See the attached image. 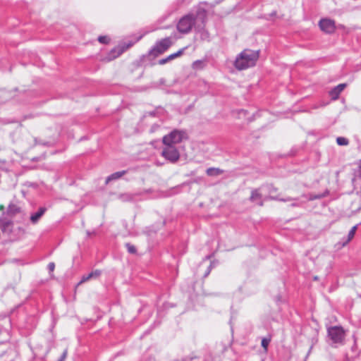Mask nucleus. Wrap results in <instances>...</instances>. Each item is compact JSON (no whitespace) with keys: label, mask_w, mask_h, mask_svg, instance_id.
Listing matches in <instances>:
<instances>
[{"label":"nucleus","mask_w":361,"mask_h":361,"mask_svg":"<svg viewBox=\"0 0 361 361\" xmlns=\"http://www.w3.org/2000/svg\"><path fill=\"white\" fill-rule=\"evenodd\" d=\"M207 16L206 3H200L195 10V13H190L183 16L177 23V30L179 32L187 34L192 27L200 32L204 27Z\"/></svg>","instance_id":"f257e3e1"},{"label":"nucleus","mask_w":361,"mask_h":361,"mask_svg":"<svg viewBox=\"0 0 361 361\" xmlns=\"http://www.w3.org/2000/svg\"><path fill=\"white\" fill-rule=\"evenodd\" d=\"M259 58L258 51L251 49H245L235 58L234 66L239 71L245 70L254 66Z\"/></svg>","instance_id":"f03ea898"},{"label":"nucleus","mask_w":361,"mask_h":361,"mask_svg":"<svg viewBox=\"0 0 361 361\" xmlns=\"http://www.w3.org/2000/svg\"><path fill=\"white\" fill-rule=\"evenodd\" d=\"M327 334L332 342V346L337 347L338 345L344 344L345 331L342 326H330L327 329Z\"/></svg>","instance_id":"7ed1b4c3"},{"label":"nucleus","mask_w":361,"mask_h":361,"mask_svg":"<svg viewBox=\"0 0 361 361\" xmlns=\"http://www.w3.org/2000/svg\"><path fill=\"white\" fill-rule=\"evenodd\" d=\"M149 31L145 32L142 35L136 37L135 40H128L127 42H124L120 44H118L116 47L112 49L111 51L108 54L107 59L109 61H111L117 57H118L122 53H123L126 50L131 47L135 42L139 41L143 35L148 33Z\"/></svg>","instance_id":"20e7f679"},{"label":"nucleus","mask_w":361,"mask_h":361,"mask_svg":"<svg viewBox=\"0 0 361 361\" xmlns=\"http://www.w3.org/2000/svg\"><path fill=\"white\" fill-rule=\"evenodd\" d=\"M188 138L185 130L175 129L163 137V144H169L172 146H177L183 140Z\"/></svg>","instance_id":"39448f33"},{"label":"nucleus","mask_w":361,"mask_h":361,"mask_svg":"<svg viewBox=\"0 0 361 361\" xmlns=\"http://www.w3.org/2000/svg\"><path fill=\"white\" fill-rule=\"evenodd\" d=\"M161 154L165 159L172 164L176 163L180 156L178 147L172 146L169 144H164Z\"/></svg>","instance_id":"423d86ee"},{"label":"nucleus","mask_w":361,"mask_h":361,"mask_svg":"<svg viewBox=\"0 0 361 361\" xmlns=\"http://www.w3.org/2000/svg\"><path fill=\"white\" fill-rule=\"evenodd\" d=\"M173 42L171 37L164 38L155 44L151 49L150 53L157 56L165 52L171 45Z\"/></svg>","instance_id":"0eeeda50"},{"label":"nucleus","mask_w":361,"mask_h":361,"mask_svg":"<svg viewBox=\"0 0 361 361\" xmlns=\"http://www.w3.org/2000/svg\"><path fill=\"white\" fill-rule=\"evenodd\" d=\"M320 29L326 33H333L336 30L335 21L330 18H322L319 22Z\"/></svg>","instance_id":"6e6552de"},{"label":"nucleus","mask_w":361,"mask_h":361,"mask_svg":"<svg viewBox=\"0 0 361 361\" xmlns=\"http://www.w3.org/2000/svg\"><path fill=\"white\" fill-rule=\"evenodd\" d=\"M357 228V225L353 226L350 231L348 232L347 237L341 238L340 241L336 243L335 247L338 250H340L343 247L346 246L348 244V243L350 242L352 239L354 238Z\"/></svg>","instance_id":"1a4fd4ad"},{"label":"nucleus","mask_w":361,"mask_h":361,"mask_svg":"<svg viewBox=\"0 0 361 361\" xmlns=\"http://www.w3.org/2000/svg\"><path fill=\"white\" fill-rule=\"evenodd\" d=\"M46 211H47V208L45 207H39V209L36 212H34L30 215V222L32 224H36L37 223H38V221H39L41 217L44 214Z\"/></svg>","instance_id":"9d476101"},{"label":"nucleus","mask_w":361,"mask_h":361,"mask_svg":"<svg viewBox=\"0 0 361 361\" xmlns=\"http://www.w3.org/2000/svg\"><path fill=\"white\" fill-rule=\"evenodd\" d=\"M345 86L346 85L345 83H341L333 88L329 92V95L331 99L334 100L337 99L341 92L345 89Z\"/></svg>","instance_id":"9b49d317"},{"label":"nucleus","mask_w":361,"mask_h":361,"mask_svg":"<svg viewBox=\"0 0 361 361\" xmlns=\"http://www.w3.org/2000/svg\"><path fill=\"white\" fill-rule=\"evenodd\" d=\"M100 274H101V271L98 270V269L92 271V272H90L89 274H84L82 276V278L79 282V284L87 282L92 279H97V277H99L100 276Z\"/></svg>","instance_id":"f8f14e48"},{"label":"nucleus","mask_w":361,"mask_h":361,"mask_svg":"<svg viewBox=\"0 0 361 361\" xmlns=\"http://www.w3.org/2000/svg\"><path fill=\"white\" fill-rule=\"evenodd\" d=\"M262 195L259 192V190L255 189L252 190L250 200L253 202H257L259 206H263V201L262 200Z\"/></svg>","instance_id":"ddd939ff"},{"label":"nucleus","mask_w":361,"mask_h":361,"mask_svg":"<svg viewBox=\"0 0 361 361\" xmlns=\"http://www.w3.org/2000/svg\"><path fill=\"white\" fill-rule=\"evenodd\" d=\"M126 173H127V171L124 170V171H117V172H115V173L111 174L106 178V181H105L106 184H108L109 182H111L112 180H116L119 179L123 175H125Z\"/></svg>","instance_id":"4468645a"},{"label":"nucleus","mask_w":361,"mask_h":361,"mask_svg":"<svg viewBox=\"0 0 361 361\" xmlns=\"http://www.w3.org/2000/svg\"><path fill=\"white\" fill-rule=\"evenodd\" d=\"M135 196V194L123 193L119 195V199L123 202H130L134 200Z\"/></svg>","instance_id":"2eb2a0df"},{"label":"nucleus","mask_w":361,"mask_h":361,"mask_svg":"<svg viewBox=\"0 0 361 361\" xmlns=\"http://www.w3.org/2000/svg\"><path fill=\"white\" fill-rule=\"evenodd\" d=\"M223 173V171L218 168H209L207 170V174L210 176H218Z\"/></svg>","instance_id":"dca6fc26"},{"label":"nucleus","mask_w":361,"mask_h":361,"mask_svg":"<svg viewBox=\"0 0 361 361\" xmlns=\"http://www.w3.org/2000/svg\"><path fill=\"white\" fill-rule=\"evenodd\" d=\"M186 49H187V47H184L183 49H180V50H178L176 53L170 54L169 56H168V59H169V61H171V60H173V59H174L181 56Z\"/></svg>","instance_id":"f3484780"},{"label":"nucleus","mask_w":361,"mask_h":361,"mask_svg":"<svg viewBox=\"0 0 361 361\" xmlns=\"http://www.w3.org/2000/svg\"><path fill=\"white\" fill-rule=\"evenodd\" d=\"M336 142L340 146H345L348 145L349 141L347 138L344 137H338L336 138Z\"/></svg>","instance_id":"a211bd4d"},{"label":"nucleus","mask_w":361,"mask_h":361,"mask_svg":"<svg viewBox=\"0 0 361 361\" xmlns=\"http://www.w3.org/2000/svg\"><path fill=\"white\" fill-rule=\"evenodd\" d=\"M271 342V338H263L262 339V346L264 349V351L267 352L268 350V345L269 343Z\"/></svg>","instance_id":"6ab92c4d"},{"label":"nucleus","mask_w":361,"mask_h":361,"mask_svg":"<svg viewBox=\"0 0 361 361\" xmlns=\"http://www.w3.org/2000/svg\"><path fill=\"white\" fill-rule=\"evenodd\" d=\"M204 62L201 60H197L192 63V68L194 69H201L203 68Z\"/></svg>","instance_id":"aec40b11"},{"label":"nucleus","mask_w":361,"mask_h":361,"mask_svg":"<svg viewBox=\"0 0 361 361\" xmlns=\"http://www.w3.org/2000/svg\"><path fill=\"white\" fill-rule=\"evenodd\" d=\"M20 212V208L16 205H10L8 207V212L15 214Z\"/></svg>","instance_id":"412c9836"},{"label":"nucleus","mask_w":361,"mask_h":361,"mask_svg":"<svg viewBox=\"0 0 361 361\" xmlns=\"http://www.w3.org/2000/svg\"><path fill=\"white\" fill-rule=\"evenodd\" d=\"M126 247L129 253L135 254L136 252L135 247L134 245H131L130 243H126Z\"/></svg>","instance_id":"4be33fe9"},{"label":"nucleus","mask_w":361,"mask_h":361,"mask_svg":"<svg viewBox=\"0 0 361 361\" xmlns=\"http://www.w3.org/2000/svg\"><path fill=\"white\" fill-rule=\"evenodd\" d=\"M98 41L102 44H107L109 42V38L107 36H99Z\"/></svg>","instance_id":"5701e85b"},{"label":"nucleus","mask_w":361,"mask_h":361,"mask_svg":"<svg viewBox=\"0 0 361 361\" xmlns=\"http://www.w3.org/2000/svg\"><path fill=\"white\" fill-rule=\"evenodd\" d=\"M47 268L50 272L54 271V270L55 269V264L54 262H49L47 266Z\"/></svg>","instance_id":"b1692460"},{"label":"nucleus","mask_w":361,"mask_h":361,"mask_svg":"<svg viewBox=\"0 0 361 361\" xmlns=\"http://www.w3.org/2000/svg\"><path fill=\"white\" fill-rule=\"evenodd\" d=\"M169 61H169V59H168V56H167V57H166L164 59H162L159 60V63L160 65H163V64L166 63Z\"/></svg>","instance_id":"393cba45"},{"label":"nucleus","mask_w":361,"mask_h":361,"mask_svg":"<svg viewBox=\"0 0 361 361\" xmlns=\"http://www.w3.org/2000/svg\"><path fill=\"white\" fill-rule=\"evenodd\" d=\"M66 356H67V350H66L63 351V353L61 355L60 359L59 360H57V361H64V360L66 359Z\"/></svg>","instance_id":"a878e982"},{"label":"nucleus","mask_w":361,"mask_h":361,"mask_svg":"<svg viewBox=\"0 0 361 361\" xmlns=\"http://www.w3.org/2000/svg\"><path fill=\"white\" fill-rule=\"evenodd\" d=\"M211 269H212V264H210L209 267H208L207 271L205 272V274L204 275V277H207L209 274Z\"/></svg>","instance_id":"bb28decb"},{"label":"nucleus","mask_w":361,"mask_h":361,"mask_svg":"<svg viewBox=\"0 0 361 361\" xmlns=\"http://www.w3.org/2000/svg\"><path fill=\"white\" fill-rule=\"evenodd\" d=\"M246 114H247V111H245V110L241 109V110L239 111L240 116L241 115L245 116Z\"/></svg>","instance_id":"cd10ccee"},{"label":"nucleus","mask_w":361,"mask_h":361,"mask_svg":"<svg viewBox=\"0 0 361 361\" xmlns=\"http://www.w3.org/2000/svg\"><path fill=\"white\" fill-rule=\"evenodd\" d=\"M291 199L290 198H286V199H280L279 200L281 201H283V202H288V201H290Z\"/></svg>","instance_id":"c85d7f7f"},{"label":"nucleus","mask_w":361,"mask_h":361,"mask_svg":"<svg viewBox=\"0 0 361 361\" xmlns=\"http://www.w3.org/2000/svg\"><path fill=\"white\" fill-rule=\"evenodd\" d=\"M291 205H292V206H297V204H295V203H293Z\"/></svg>","instance_id":"c756f323"},{"label":"nucleus","mask_w":361,"mask_h":361,"mask_svg":"<svg viewBox=\"0 0 361 361\" xmlns=\"http://www.w3.org/2000/svg\"><path fill=\"white\" fill-rule=\"evenodd\" d=\"M182 3V0H178V3Z\"/></svg>","instance_id":"7c9ffc66"},{"label":"nucleus","mask_w":361,"mask_h":361,"mask_svg":"<svg viewBox=\"0 0 361 361\" xmlns=\"http://www.w3.org/2000/svg\"><path fill=\"white\" fill-rule=\"evenodd\" d=\"M87 233L88 235H90V233L89 231H87Z\"/></svg>","instance_id":"2f4dec72"}]
</instances>
